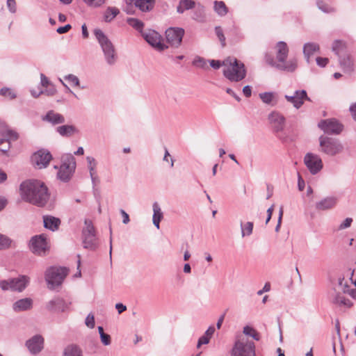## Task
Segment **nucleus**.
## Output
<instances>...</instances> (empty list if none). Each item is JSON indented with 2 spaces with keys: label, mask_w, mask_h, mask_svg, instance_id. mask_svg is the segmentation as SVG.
<instances>
[{
  "label": "nucleus",
  "mask_w": 356,
  "mask_h": 356,
  "mask_svg": "<svg viewBox=\"0 0 356 356\" xmlns=\"http://www.w3.org/2000/svg\"><path fill=\"white\" fill-rule=\"evenodd\" d=\"M84 223L85 227L82 231L83 248L86 249L95 250L97 246L95 229L90 220H85Z\"/></svg>",
  "instance_id": "nucleus-8"
},
{
  "label": "nucleus",
  "mask_w": 356,
  "mask_h": 356,
  "mask_svg": "<svg viewBox=\"0 0 356 356\" xmlns=\"http://www.w3.org/2000/svg\"><path fill=\"white\" fill-rule=\"evenodd\" d=\"M338 202V199L334 196L326 197L316 203V209L319 211H325L334 208Z\"/></svg>",
  "instance_id": "nucleus-21"
},
{
  "label": "nucleus",
  "mask_w": 356,
  "mask_h": 356,
  "mask_svg": "<svg viewBox=\"0 0 356 356\" xmlns=\"http://www.w3.org/2000/svg\"><path fill=\"white\" fill-rule=\"evenodd\" d=\"M120 13V10L115 7H108L104 14V21L110 22L112 21Z\"/></svg>",
  "instance_id": "nucleus-35"
},
{
  "label": "nucleus",
  "mask_w": 356,
  "mask_h": 356,
  "mask_svg": "<svg viewBox=\"0 0 356 356\" xmlns=\"http://www.w3.org/2000/svg\"><path fill=\"white\" fill-rule=\"evenodd\" d=\"M284 97L288 102L291 103L297 109L302 106L304 100H310L305 90H296L292 95H286Z\"/></svg>",
  "instance_id": "nucleus-15"
},
{
  "label": "nucleus",
  "mask_w": 356,
  "mask_h": 356,
  "mask_svg": "<svg viewBox=\"0 0 356 356\" xmlns=\"http://www.w3.org/2000/svg\"><path fill=\"white\" fill-rule=\"evenodd\" d=\"M304 163L312 175L317 174L323 168V162L321 157L313 153L305 154Z\"/></svg>",
  "instance_id": "nucleus-11"
},
{
  "label": "nucleus",
  "mask_w": 356,
  "mask_h": 356,
  "mask_svg": "<svg viewBox=\"0 0 356 356\" xmlns=\"http://www.w3.org/2000/svg\"><path fill=\"white\" fill-rule=\"evenodd\" d=\"M19 192L22 199L35 206L42 207L48 202V188L41 181L29 179L20 184Z\"/></svg>",
  "instance_id": "nucleus-1"
},
{
  "label": "nucleus",
  "mask_w": 356,
  "mask_h": 356,
  "mask_svg": "<svg viewBox=\"0 0 356 356\" xmlns=\"http://www.w3.org/2000/svg\"><path fill=\"white\" fill-rule=\"evenodd\" d=\"M4 137L6 138V141L8 142L9 140H17L18 138V134L13 130L10 129L8 128L6 132Z\"/></svg>",
  "instance_id": "nucleus-48"
},
{
  "label": "nucleus",
  "mask_w": 356,
  "mask_h": 356,
  "mask_svg": "<svg viewBox=\"0 0 356 356\" xmlns=\"http://www.w3.org/2000/svg\"><path fill=\"white\" fill-rule=\"evenodd\" d=\"M193 19L196 22L203 23L205 22V9L202 5H198L193 13Z\"/></svg>",
  "instance_id": "nucleus-34"
},
{
  "label": "nucleus",
  "mask_w": 356,
  "mask_h": 356,
  "mask_svg": "<svg viewBox=\"0 0 356 356\" xmlns=\"http://www.w3.org/2000/svg\"><path fill=\"white\" fill-rule=\"evenodd\" d=\"M56 131L63 137H70L79 133V130L74 125H61L56 128Z\"/></svg>",
  "instance_id": "nucleus-25"
},
{
  "label": "nucleus",
  "mask_w": 356,
  "mask_h": 356,
  "mask_svg": "<svg viewBox=\"0 0 356 356\" xmlns=\"http://www.w3.org/2000/svg\"><path fill=\"white\" fill-rule=\"evenodd\" d=\"M86 161L88 162V168L90 172V176L93 177V175L96 174L97 162L92 156H87Z\"/></svg>",
  "instance_id": "nucleus-41"
},
{
  "label": "nucleus",
  "mask_w": 356,
  "mask_h": 356,
  "mask_svg": "<svg viewBox=\"0 0 356 356\" xmlns=\"http://www.w3.org/2000/svg\"><path fill=\"white\" fill-rule=\"evenodd\" d=\"M153 217H152V221L154 225L157 228L159 229V223L161 219L163 217V212L161 211V209L160 208V206L157 202H154L153 204Z\"/></svg>",
  "instance_id": "nucleus-30"
},
{
  "label": "nucleus",
  "mask_w": 356,
  "mask_h": 356,
  "mask_svg": "<svg viewBox=\"0 0 356 356\" xmlns=\"http://www.w3.org/2000/svg\"><path fill=\"white\" fill-rule=\"evenodd\" d=\"M64 79L75 86H79V79L74 74L66 75L64 76Z\"/></svg>",
  "instance_id": "nucleus-49"
},
{
  "label": "nucleus",
  "mask_w": 356,
  "mask_h": 356,
  "mask_svg": "<svg viewBox=\"0 0 356 356\" xmlns=\"http://www.w3.org/2000/svg\"><path fill=\"white\" fill-rule=\"evenodd\" d=\"M0 95L8 97L10 99H14L17 97L15 92L9 88H2L0 89Z\"/></svg>",
  "instance_id": "nucleus-44"
},
{
  "label": "nucleus",
  "mask_w": 356,
  "mask_h": 356,
  "mask_svg": "<svg viewBox=\"0 0 356 356\" xmlns=\"http://www.w3.org/2000/svg\"><path fill=\"white\" fill-rule=\"evenodd\" d=\"M7 6L12 13H15L16 12L15 0H7Z\"/></svg>",
  "instance_id": "nucleus-55"
},
{
  "label": "nucleus",
  "mask_w": 356,
  "mask_h": 356,
  "mask_svg": "<svg viewBox=\"0 0 356 356\" xmlns=\"http://www.w3.org/2000/svg\"><path fill=\"white\" fill-rule=\"evenodd\" d=\"M243 333L244 334V337L246 336L251 337L253 339L256 341L260 340V334L259 333L254 330L253 327L246 325L243 327Z\"/></svg>",
  "instance_id": "nucleus-36"
},
{
  "label": "nucleus",
  "mask_w": 356,
  "mask_h": 356,
  "mask_svg": "<svg viewBox=\"0 0 356 356\" xmlns=\"http://www.w3.org/2000/svg\"><path fill=\"white\" fill-rule=\"evenodd\" d=\"M240 226L241 228V234L243 237L246 235L250 236L252 233L253 223L252 222H248L245 225H243V223L241 221Z\"/></svg>",
  "instance_id": "nucleus-39"
},
{
  "label": "nucleus",
  "mask_w": 356,
  "mask_h": 356,
  "mask_svg": "<svg viewBox=\"0 0 356 356\" xmlns=\"http://www.w3.org/2000/svg\"><path fill=\"white\" fill-rule=\"evenodd\" d=\"M318 127L327 134H339L343 129V125L335 119L321 120Z\"/></svg>",
  "instance_id": "nucleus-13"
},
{
  "label": "nucleus",
  "mask_w": 356,
  "mask_h": 356,
  "mask_svg": "<svg viewBox=\"0 0 356 356\" xmlns=\"http://www.w3.org/2000/svg\"><path fill=\"white\" fill-rule=\"evenodd\" d=\"M33 307V300L30 298H25L17 300L13 305V309L16 312L29 310Z\"/></svg>",
  "instance_id": "nucleus-23"
},
{
  "label": "nucleus",
  "mask_w": 356,
  "mask_h": 356,
  "mask_svg": "<svg viewBox=\"0 0 356 356\" xmlns=\"http://www.w3.org/2000/svg\"><path fill=\"white\" fill-rule=\"evenodd\" d=\"M349 300L339 293H337L334 298L333 302L337 305H349Z\"/></svg>",
  "instance_id": "nucleus-45"
},
{
  "label": "nucleus",
  "mask_w": 356,
  "mask_h": 356,
  "mask_svg": "<svg viewBox=\"0 0 356 356\" xmlns=\"http://www.w3.org/2000/svg\"><path fill=\"white\" fill-rule=\"evenodd\" d=\"M12 240L6 235L0 234V250L8 249L10 247Z\"/></svg>",
  "instance_id": "nucleus-42"
},
{
  "label": "nucleus",
  "mask_w": 356,
  "mask_h": 356,
  "mask_svg": "<svg viewBox=\"0 0 356 356\" xmlns=\"http://www.w3.org/2000/svg\"><path fill=\"white\" fill-rule=\"evenodd\" d=\"M75 158L72 154H65L61 156V165L57 173L58 178L63 181H69L76 169Z\"/></svg>",
  "instance_id": "nucleus-5"
},
{
  "label": "nucleus",
  "mask_w": 356,
  "mask_h": 356,
  "mask_svg": "<svg viewBox=\"0 0 356 356\" xmlns=\"http://www.w3.org/2000/svg\"><path fill=\"white\" fill-rule=\"evenodd\" d=\"M0 287L3 291L11 290V279L0 281Z\"/></svg>",
  "instance_id": "nucleus-53"
},
{
  "label": "nucleus",
  "mask_w": 356,
  "mask_h": 356,
  "mask_svg": "<svg viewBox=\"0 0 356 356\" xmlns=\"http://www.w3.org/2000/svg\"><path fill=\"white\" fill-rule=\"evenodd\" d=\"M209 342V337L206 335L202 336L197 342V347L200 348L202 344H207Z\"/></svg>",
  "instance_id": "nucleus-58"
},
{
  "label": "nucleus",
  "mask_w": 356,
  "mask_h": 356,
  "mask_svg": "<svg viewBox=\"0 0 356 356\" xmlns=\"http://www.w3.org/2000/svg\"><path fill=\"white\" fill-rule=\"evenodd\" d=\"M316 63L318 66L323 67L328 63V58H322V57H317L316 59Z\"/></svg>",
  "instance_id": "nucleus-56"
},
{
  "label": "nucleus",
  "mask_w": 356,
  "mask_h": 356,
  "mask_svg": "<svg viewBox=\"0 0 356 356\" xmlns=\"http://www.w3.org/2000/svg\"><path fill=\"white\" fill-rule=\"evenodd\" d=\"M51 153L44 149L38 150L32 156L33 162L39 168H46L51 160Z\"/></svg>",
  "instance_id": "nucleus-16"
},
{
  "label": "nucleus",
  "mask_w": 356,
  "mask_h": 356,
  "mask_svg": "<svg viewBox=\"0 0 356 356\" xmlns=\"http://www.w3.org/2000/svg\"><path fill=\"white\" fill-rule=\"evenodd\" d=\"M243 92L246 97H249L252 94V89L250 86H245L243 88Z\"/></svg>",
  "instance_id": "nucleus-62"
},
{
  "label": "nucleus",
  "mask_w": 356,
  "mask_h": 356,
  "mask_svg": "<svg viewBox=\"0 0 356 356\" xmlns=\"http://www.w3.org/2000/svg\"><path fill=\"white\" fill-rule=\"evenodd\" d=\"M101 342L104 346H108L111 343V336L108 334H102L100 337Z\"/></svg>",
  "instance_id": "nucleus-54"
},
{
  "label": "nucleus",
  "mask_w": 356,
  "mask_h": 356,
  "mask_svg": "<svg viewBox=\"0 0 356 356\" xmlns=\"http://www.w3.org/2000/svg\"><path fill=\"white\" fill-rule=\"evenodd\" d=\"M8 125L3 122H0V134L3 136H5L6 131L8 130Z\"/></svg>",
  "instance_id": "nucleus-61"
},
{
  "label": "nucleus",
  "mask_w": 356,
  "mask_h": 356,
  "mask_svg": "<svg viewBox=\"0 0 356 356\" xmlns=\"http://www.w3.org/2000/svg\"><path fill=\"white\" fill-rule=\"evenodd\" d=\"M63 356H83V351L79 346L70 344L64 349Z\"/></svg>",
  "instance_id": "nucleus-29"
},
{
  "label": "nucleus",
  "mask_w": 356,
  "mask_h": 356,
  "mask_svg": "<svg viewBox=\"0 0 356 356\" xmlns=\"http://www.w3.org/2000/svg\"><path fill=\"white\" fill-rule=\"evenodd\" d=\"M127 22L129 26H131L136 30L140 32L143 31V29L144 27V23L142 21L136 18L130 17L127 19Z\"/></svg>",
  "instance_id": "nucleus-37"
},
{
  "label": "nucleus",
  "mask_w": 356,
  "mask_h": 356,
  "mask_svg": "<svg viewBox=\"0 0 356 356\" xmlns=\"http://www.w3.org/2000/svg\"><path fill=\"white\" fill-rule=\"evenodd\" d=\"M86 3L91 7H99L102 6L105 0H83Z\"/></svg>",
  "instance_id": "nucleus-50"
},
{
  "label": "nucleus",
  "mask_w": 356,
  "mask_h": 356,
  "mask_svg": "<svg viewBox=\"0 0 356 356\" xmlns=\"http://www.w3.org/2000/svg\"><path fill=\"white\" fill-rule=\"evenodd\" d=\"M350 111L352 113L353 119L356 121V103L350 106Z\"/></svg>",
  "instance_id": "nucleus-64"
},
{
  "label": "nucleus",
  "mask_w": 356,
  "mask_h": 356,
  "mask_svg": "<svg viewBox=\"0 0 356 356\" xmlns=\"http://www.w3.org/2000/svg\"><path fill=\"white\" fill-rule=\"evenodd\" d=\"M71 28H72L71 25L68 24L64 26L58 27L56 31L59 34H63V33H67V31H69L71 29Z\"/></svg>",
  "instance_id": "nucleus-57"
},
{
  "label": "nucleus",
  "mask_w": 356,
  "mask_h": 356,
  "mask_svg": "<svg viewBox=\"0 0 356 356\" xmlns=\"http://www.w3.org/2000/svg\"><path fill=\"white\" fill-rule=\"evenodd\" d=\"M195 2L193 0H180L177 7V12L183 13L185 10H188L195 8Z\"/></svg>",
  "instance_id": "nucleus-32"
},
{
  "label": "nucleus",
  "mask_w": 356,
  "mask_h": 356,
  "mask_svg": "<svg viewBox=\"0 0 356 356\" xmlns=\"http://www.w3.org/2000/svg\"><path fill=\"white\" fill-rule=\"evenodd\" d=\"M353 222V219L351 218H346L343 222L340 224L339 226V229L342 230L350 227L351 223Z\"/></svg>",
  "instance_id": "nucleus-52"
},
{
  "label": "nucleus",
  "mask_w": 356,
  "mask_h": 356,
  "mask_svg": "<svg viewBox=\"0 0 356 356\" xmlns=\"http://www.w3.org/2000/svg\"><path fill=\"white\" fill-rule=\"evenodd\" d=\"M30 282L27 275H20L16 278L11 279V290L21 292L25 289Z\"/></svg>",
  "instance_id": "nucleus-20"
},
{
  "label": "nucleus",
  "mask_w": 356,
  "mask_h": 356,
  "mask_svg": "<svg viewBox=\"0 0 356 356\" xmlns=\"http://www.w3.org/2000/svg\"><path fill=\"white\" fill-rule=\"evenodd\" d=\"M215 32L221 43L222 47H224L225 46V37L224 35L222 29L221 28V26H216Z\"/></svg>",
  "instance_id": "nucleus-46"
},
{
  "label": "nucleus",
  "mask_w": 356,
  "mask_h": 356,
  "mask_svg": "<svg viewBox=\"0 0 356 356\" xmlns=\"http://www.w3.org/2000/svg\"><path fill=\"white\" fill-rule=\"evenodd\" d=\"M231 356H256L254 341L244 335L238 336L231 350Z\"/></svg>",
  "instance_id": "nucleus-3"
},
{
  "label": "nucleus",
  "mask_w": 356,
  "mask_h": 356,
  "mask_svg": "<svg viewBox=\"0 0 356 356\" xmlns=\"http://www.w3.org/2000/svg\"><path fill=\"white\" fill-rule=\"evenodd\" d=\"M94 33L102 49L106 63L113 65L116 61L117 54L111 41L100 29L95 30Z\"/></svg>",
  "instance_id": "nucleus-4"
},
{
  "label": "nucleus",
  "mask_w": 356,
  "mask_h": 356,
  "mask_svg": "<svg viewBox=\"0 0 356 356\" xmlns=\"http://www.w3.org/2000/svg\"><path fill=\"white\" fill-rule=\"evenodd\" d=\"M317 6L319 10L325 13H331L336 11V9L323 1H317Z\"/></svg>",
  "instance_id": "nucleus-38"
},
{
  "label": "nucleus",
  "mask_w": 356,
  "mask_h": 356,
  "mask_svg": "<svg viewBox=\"0 0 356 356\" xmlns=\"http://www.w3.org/2000/svg\"><path fill=\"white\" fill-rule=\"evenodd\" d=\"M43 222L44 227L51 231L56 230L60 223V220L58 218L53 216H44Z\"/></svg>",
  "instance_id": "nucleus-27"
},
{
  "label": "nucleus",
  "mask_w": 356,
  "mask_h": 356,
  "mask_svg": "<svg viewBox=\"0 0 356 356\" xmlns=\"http://www.w3.org/2000/svg\"><path fill=\"white\" fill-rule=\"evenodd\" d=\"M222 65L219 60H210V65L214 69H218Z\"/></svg>",
  "instance_id": "nucleus-63"
},
{
  "label": "nucleus",
  "mask_w": 356,
  "mask_h": 356,
  "mask_svg": "<svg viewBox=\"0 0 356 356\" xmlns=\"http://www.w3.org/2000/svg\"><path fill=\"white\" fill-rule=\"evenodd\" d=\"M41 85L43 87H47L49 85L48 78L43 74H40Z\"/></svg>",
  "instance_id": "nucleus-60"
},
{
  "label": "nucleus",
  "mask_w": 356,
  "mask_h": 356,
  "mask_svg": "<svg viewBox=\"0 0 356 356\" xmlns=\"http://www.w3.org/2000/svg\"><path fill=\"white\" fill-rule=\"evenodd\" d=\"M276 58L278 62L286 63V58L289 54V48L286 42L280 41L276 44Z\"/></svg>",
  "instance_id": "nucleus-24"
},
{
  "label": "nucleus",
  "mask_w": 356,
  "mask_h": 356,
  "mask_svg": "<svg viewBox=\"0 0 356 356\" xmlns=\"http://www.w3.org/2000/svg\"><path fill=\"white\" fill-rule=\"evenodd\" d=\"M269 122L275 133L281 132L285 126V118L280 113L273 111L268 115Z\"/></svg>",
  "instance_id": "nucleus-17"
},
{
  "label": "nucleus",
  "mask_w": 356,
  "mask_h": 356,
  "mask_svg": "<svg viewBox=\"0 0 356 356\" xmlns=\"http://www.w3.org/2000/svg\"><path fill=\"white\" fill-rule=\"evenodd\" d=\"M145 40L158 51H163L168 47L161 42V35L155 31H149L143 34Z\"/></svg>",
  "instance_id": "nucleus-14"
},
{
  "label": "nucleus",
  "mask_w": 356,
  "mask_h": 356,
  "mask_svg": "<svg viewBox=\"0 0 356 356\" xmlns=\"http://www.w3.org/2000/svg\"><path fill=\"white\" fill-rule=\"evenodd\" d=\"M43 337L37 334L26 341V346L31 353L37 354L43 348Z\"/></svg>",
  "instance_id": "nucleus-19"
},
{
  "label": "nucleus",
  "mask_w": 356,
  "mask_h": 356,
  "mask_svg": "<svg viewBox=\"0 0 356 356\" xmlns=\"http://www.w3.org/2000/svg\"><path fill=\"white\" fill-rule=\"evenodd\" d=\"M193 65L200 68H204L207 66V61L204 58L197 56L193 60Z\"/></svg>",
  "instance_id": "nucleus-47"
},
{
  "label": "nucleus",
  "mask_w": 356,
  "mask_h": 356,
  "mask_svg": "<svg viewBox=\"0 0 356 356\" xmlns=\"http://www.w3.org/2000/svg\"><path fill=\"white\" fill-rule=\"evenodd\" d=\"M184 35V29L179 27H171L165 31L167 42L171 47L177 48L180 46Z\"/></svg>",
  "instance_id": "nucleus-9"
},
{
  "label": "nucleus",
  "mask_w": 356,
  "mask_h": 356,
  "mask_svg": "<svg viewBox=\"0 0 356 356\" xmlns=\"http://www.w3.org/2000/svg\"><path fill=\"white\" fill-rule=\"evenodd\" d=\"M319 50V46L316 43L308 42L303 47V54L307 63H309V58L314 52Z\"/></svg>",
  "instance_id": "nucleus-28"
},
{
  "label": "nucleus",
  "mask_w": 356,
  "mask_h": 356,
  "mask_svg": "<svg viewBox=\"0 0 356 356\" xmlns=\"http://www.w3.org/2000/svg\"><path fill=\"white\" fill-rule=\"evenodd\" d=\"M70 304L63 298L56 297L49 301L46 307L49 311L64 312L68 309Z\"/></svg>",
  "instance_id": "nucleus-18"
},
{
  "label": "nucleus",
  "mask_w": 356,
  "mask_h": 356,
  "mask_svg": "<svg viewBox=\"0 0 356 356\" xmlns=\"http://www.w3.org/2000/svg\"><path fill=\"white\" fill-rule=\"evenodd\" d=\"M259 97L264 103L270 104L274 98V93L271 92L260 93Z\"/></svg>",
  "instance_id": "nucleus-43"
},
{
  "label": "nucleus",
  "mask_w": 356,
  "mask_h": 356,
  "mask_svg": "<svg viewBox=\"0 0 356 356\" xmlns=\"http://www.w3.org/2000/svg\"><path fill=\"white\" fill-rule=\"evenodd\" d=\"M266 61L270 66L282 71L293 72L297 68V60L295 58L289 60L286 63H281L278 61H275L270 56L266 55Z\"/></svg>",
  "instance_id": "nucleus-12"
},
{
  "label": "nucleus",
  "mask_w": 356,
  "mask_h": 356,
  "mask_svg": "<svg viewBox=\"0 0 356 356\" xmlns=\"http://www.w3.org/2000/svg\"><path fill=\"white\" fill-rule=\"evenodd\" d=\"M225 66L223 70L224 76L232 81H239L243 79L246 75L244 64L240 63L236 58L228 57L222 62Z\"/></svg>",
  "instance_id": "nucleus-2"
},
{
  "label": "nucleus",
  "mask_w": 356,
  "mask_h": 356,
  "mask_svg": "<svg viewBox=\"0 0 356 356\" xmlns=\"http://www.w3.org/2000/svg\"><path fill=\"white\" fill-rule=\"evenodd\" d=\"M214 11L220 17L225 16L228 13V8L222 1H215L213 2Z\"/></svg>",
  "instance_id": "nucleus-33"
},
{
  "label": "nucleus",
  "mask_w": 356,
  "mask_h": 356,
  "mask_svg": "<svg viewBox=\"0 0 356 356\" xmlns=\"http://www.w3.org/2000/svg\"><path fill=\"white\" fill-rule=\"evenodd\" d=\"M30 249L35 254H45L48 249L46 238L43 235L33 236L30 241Z\"/></svg>",
  "instance_id": "nucleus-10"
},
{
  "label": "nucleus",
  "mask_w": 356,
  "mask_h": 356,
  "mask_svg": "<svg viewBox=\"0 0 356 356\" xmlns=\"http://www.w3.org/2000/svg\"><path fill=\"white\" fill-rule=\"evenodd\" d=\"M339 63L342 67L344 69H350L353 65V60L350 54H347L346 51L343 53L339 56Z\"/></svg>",
  "instance_id": "nucleus-31"
},
{
  "label": "nucleus",
  "mask_w": 356,
  "mask_h": 356,
  "mask_svg": "<svg viewBox=\"0 0 356 356\" xmlns=\"http://www.w3.org/2000/svg\"><path fill=\"white\" fill-rule=\"evenodd\" d=\"M68 273V269L64 267H50L45 272V280L49 288L54 289L60 286Z\"/></svg>",
  "instance_id": "nucleus-6"
},
{
  "label": "nucleus",
  "mask_w": 356,
  "mask_h": 356,
  "mask_svg": "<svg viewBox=\"0 0 356 356\" xmlns=\"http://www.w3.org/2000/svg\"><path fill=\"white\" fill-rule=\"evenodd\" d=\"M332 51L338 56H339L343 53H344L346 51V48L344 46V44L341 42V41H335L332 44Z\"/></svg>",
  "instance_id": "nucleus-40"
},
{
  "label": "nucleus",
  "mask_w": 356,
  "mask_h": 356,
  "mask_svg": "<svg viewBox=\"0 0 356 356\" xmlns=\"http://www.w3.org/2000/svg\"><path fill=\"white\" fill-rule=\"evenodd\" d=\"M270 290V284L269 282H266L262 289L257 291V295L261 296L265 292H268Z\"/></svg>",
  "instance_id": "nucleus-59"
},
{
  "label": "nucleus",
  "mask_w": 356,
  "mask_h": 356,
  "mask_svg": "<svg viewBox=\"0 0 356 356\" xmlns=\"http://www.w3.org/2000/svg\"><path fill=\"white\" fill-rule=\"evenodd\" d=\"M85 323L89 328H93L95 327V317L92 314H89L86 318Z\"/></svg>",
  "instance_id": "nucleus-51"
},
{
  "label": "nucleus",
  "mask_w": 356,
  "mask_h": 356,
  "mask_svg": "<svg viewBox=\"0 0 356 356\" xmlns=\"http://www.w3.org/2000/svg\"><path fill=\"white\" fill-rule=\"evenodd\" d=\"M42 120L48 122L53 125L63 124L65 122V117L54 111H49L47 114L42 117Z\"/></svg>",
  "instance_id": "nucleus-22"
},
{
  "label": "nucleus",
  "mask_w": 356,
  "mask_h": 356,
  "mask_svg": "<svg viewBox=\"0 0 356 356\" xmlns=\"http://www.w3.org/2000/svg\"><path fill=\"white\" fill-rule=\"evenodd\" d=\"M321 151L330 156H334L343 151V147L341 142L337 139L321 136L319 138Z\"/></svg>",
  "instance_id": "nucleus-7"
},
{
  "label": "nucleus",
  "mask_w": 356,
  "mask_h": 356,
  "mask_svg": "<svg viewBox=\"0 0 356 356\" xmlns=\"http://www.w3.org/2000/svg\"><path fill=\"white\" fill-rule=\"evenodd\" d=\"M134 3L142 12H149L152 10L154 0H134Z\"/></svg>",
  "instance_id": "nucleus-26"
}]
</instances>
